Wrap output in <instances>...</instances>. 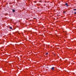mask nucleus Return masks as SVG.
<instances>
[{
  "label": "nucleus",
  "mask_w": 76,
  "mask_h": 76,
  "mask_svg": "<svg viewBox=\"0 0 76 76\" xmlns=\"http://www.w3.org/2000/svg\"><path fill=\"white\" fill-rule=\"evenodd\" d=\"M51 69H52V70H54V67H52Z\"/></svg>",
  "instance_id": "1"
},
{
  "label": "nucleus",
  "mask_w": 76,
  "mask_h": 76,
  "mask_svg": "<svg viewBox=\"0 0 76 76\" xmlns=\"http://www.w3.org/2000/svg\"><path fill=\"white\" fill-rule=\"evenodd\" d=\"M65 5L66 6H68V4H67V3H66V4H65Z\"/></svg>",
  "instance_id": "2"
},
{
  "label": "nucleus",
  "mask_w": 76,
  "mask_h": 76,
  "mask_svg": "<svg viewBox=\"0 0 76 76\" xmlns=\"http://www.w3.org/2000/svg\"><path fill=\"white\" fill-rule=\"evenodd\" d=\"M10 29H12V27H10Z\"/></svg>",
  "instance_id": "3"
},
{
  "label": "nucleus",
  "mask_w": 76,
  "mask_h": 76,
  "mask_svg": "<svg viewBox=\"0 0 76 76\" xmlns=\"http://www.w3.org/2000/svg\"><path fill=\"white\" fill-rule=\"evenodd\" d=\"M12 11H13V12H15V11L14 10H12Z\"/></svg>",
  "instance_id": "4"
},
{
  "label": "nucleus",
  "mask_w": 76,
  "mask_h": 76,
  "mask_svg": "<svg viewBox=\"0 0 76 76\" xmlns=\"http://www.w3.org/2000/svg\"><path fill=\"white\" fill-rule=\"evenodd\" d=\"M74 10H76V9H73Z\"/></svg>",
  "instance_id": "5"
},
{
  "label": "nucleus",
  "mask_w": 76,
  "mask_h": 76,
  "mask_svg": "<svg viewBox=\"0 0 76 76\" xmlns=\"http://www.w3.org/2000/svg\"><path fill=\"white\" fill-rule=\"evenodd\" d=\"M47 54H48V53H46V55H47Z\"/></svg>",
  "instance_id": "6"
},
{
  "label": "nucleus",
  "mask_w": 76,
  "mask_h": 76,
  "mask_svg": "<svg viewBox=\"0 0 76 76\" xmlns=\"http://www.w3.org/2000/svg\"><path fill=\"white\" fill-rule=\"evenodd\" d=\"M74 14H76V12H74Z\"/></svg>",
  "instance_id": "7"
},
{
  "label": "nucleus",
  "mask_w": 76,
  "mask_h": 76,
  "mask_svg": "<svg viewBox=\"0 0 76 76\" xmlns=\"http://www.w3.org/2000/svg\"><path fill=\"white\" fill-rule=\"evenodd\" d=\"M65 12H64V13H65Z\"/></svg>",
  "instance_id": "8"
}]
</instances>
